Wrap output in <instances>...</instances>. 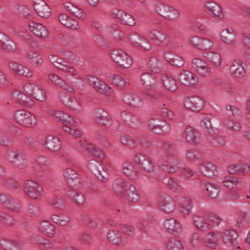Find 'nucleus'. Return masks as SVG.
Segmentation results:
<instances>
[{
  "label": "nucleus",
  "mask_w": 250,
  "mask_h": 250,
  "mask_svg": "<svg viewBox=\"0 0 250 250\" xmlns=\"http://www.w3.org/2000/svg\"><path fill=\"white\" fill-rule=\"evenodd\" d=\"M113 189L118 196L125 198L133 202L139 201L141 197L139 191L135 186L122 179L115 181Z\"/></svg>",
  "instance_id": "1"
},
{
  "label": "nucleus",
  "mask_w": 250,
  "mask_h": 250,
  "mask_svg": "<svg viewBox=\"0 0 250 250\" xmlns=\"http://www.w3.org/2000/svg\"><path fill=\"white\" fill-rule=\"evenodd\" d=\"M15 121L22 126L33 128L38 124L36 116L33 113L24 109L15 111L13 114Z\"/></svg>",
  "instance_id": "2"
},
{
  "label": "nucleus",
  "mask_w": 250,
  "mask_h": 250,
  "mask_svg": "<svg viewBox=\"0 0 250 250\" xmlns=\"http://www.w3.org/2000/svg\"><path fill=\"white\" fill-rule=\"evenodd\" d=\"M152 87L158 88L165 86L168 90L174 92L177 89V85L175 80L168 74L159 75L156 78V81L152 83Z\"/></svg>",
  "instance_id": "3"
},
{
  "label": "nucleus",
  "mask_w": 250,
  "mask_h": 250,
  "mask_svg": "<svg viewBox=\"0 0 250 250\" xmlns=\"http://www.w3.org/2000/svg\"><path fill=\"white\" fill-rule=\"evenodd\" d=\"M110 56L112 60L120 67L128 68L131 67L132 62L130 57L125 52L120 49L111 51Z\"/></svg>",
  "instance_id": "4"
},
{
  "label": "nucleus",
  "mask_w": 250,
  "mask_h": 250,
  "mask_svg": "<svg viewBox=\"0 0 250 250\" xmlns=\"http://www.w3.org/2000/svg\"><path fill=\"white\" fill-rule=\"evenodd\" d=\"M111 15L121 24L132 26L136 23L133 16L123 10L113 9L111 11Z\"/></svg>",
  "instance_id": "5"
},
{
  "label": "nucleus",
  "mask_w": 250,
  "mask_h": 250,
  "mask_svg": "<svg viewBox=\"0 0 250 250\" xmlns=\"http://www.w3.org/2000/svg\"><path fill=\"white\" fill-rule=\"evenodd\" d=\"M51 62L54 65L60 70L68 73L71 76H76L78 75V70L73 66V65L62 59L58 58L55 56H51L49 57Z\"/></svg>",
  "instance_id": "6"
},
{
  "label": "nucleus",
  "mask_w": 250,
  "mask_h": 250,
  "mask_svg": "<svg viewBox=\"0 0 250 250\" xmlns=\"http://www.w3.org/2000/svg\"><path fill=\"white\" fill-rule=\"evenodd\" d=\"M25 191L28 196L33 199H40L42 195V188L39 184L32 180L24 183Z\"/></svg>",
  "instance_id": "7"
},
{
  "label": "nucleus",
  "mask_w": 250,
  "mask_h": 250,
  "mask_svg": "<svg viewBox=\"0 0 250 250\" xmlns=\"http://www.w3.org/2000/svg\"><path fill=\"white\" fill-rule=\"evenodd\" d=\"M221 239L225 245L230 249H233L236 247L238 234L235 230L233 229H226L221 232Z\"/></svg>",
  "instance_id": "8"
},
{
  "label": "nucleus",
  "mask_w": 250,
  "mask_h": 250,
  "mask_svg": "<svg viewBox=\"0 0 250 250\" xmlns=\"http://www.w3.org/2000/svg\"><path fill=\"white\" fill-rule=\"evenodd\" d=\"M177 80L181 84L190 86L197 82V77L192 72L187 70H182L178 75Z\"/></svg>",
  "instance_id": "9"
},
{
  "label": "nucleus",
  "mask_w": 250,
  "mask_h": 250,
  "mask_svg": "<svg viewBox=\"0 0 250 250\" xmlns=\"http://www.w3.org/2000/svg\"><path fill=\"white\" fill-rule=\"evenodd\" d=\"M49 81L57 86L71 93H75L76 85L69 84L65 80L62 79L59 75L55 74H51L48 75Z\"/></svg>",
  "instance_id": "10"
},
{
  "label": "nucleus",
  "mask_w": 250,
  "mask_h": 250,
  "mask_svg": "<svg viewBox=\"0 0 250 250\" xmlns=\"http://www.w3.org/2000/svg\"><path fill=\"white\" fill-rule=\"evenodd\" d=\"M192 67L197 73L203 77H208L211 74V69L208 64L200 59L193 60Z\"/></svg>",
  "instance_id": "11"
},
{
  "label": "nucleus",
  "mask_w": 250,
  "mask_h": 250,
  "mask_svg": "<svg viewBox=\"0 0 250 250\" xmlns=\"http://www.w3.org/2000/svg\"><path fill=\"white\" fill-rule=\"evenodd\" d=\"M247 71V64L240 60H235L230 67L231 74L236 78L244 77L246 76Z\"/></svg>",
  "instance_id": "12"
},
{
  "label": "nucleus",
  "mask_w": 250,
  "mask_h": 250,
  "mask_svg": "<svg viewBox=\"0 0 250 250\" xmlns=\"http://www.w3.org/2000/svg\"><path fill=\"white\" fill-rule=\"evenodd\" d=\"M26 59L33 67H40L43 63L42 56L38 51L34 48H30L27 51Z\"/></svg>",
  "instance_id": "13"
},
{
  "label": "nucleus",
  "mask_w": 250,
  "mask_h": 250,
  "mask_svg": "<svg viewBox=\"0 0 250 250\" xmlns=\"http://www.w3.org/2000/svg\"><path fill=\"white\" fill-rule=\"evenodd\" d=\"M185 105L192 111H199L204 107L205 101L199 97H189L185 100Z\"/></svg>",
  "instance_id": "14"
},
{
  "label": "nucleus",
  "mask_w": 250,
  "mask_h": 250,
  "mask_svg": "<svg viewBox=\"0 0 250 250\" xmlns=\"http://www.w3.org/2000/svg\"><path fill=\"white\" fill-rule=\"evenodd\" d=\"M7 160L17 167H21L26 164V157L24 153L20 150L10 151L7 154Z\"/></svg>",
  "instance_id": "15"
},
{
  "label": "nucleus",
  "mask_w": 250,
  "mask_h": 250,
  "mask_svg": "<svg viewBox=\"0 0 250 250\" xmlns=\"http://www.w3.org/2000/svg\"><path fill=\"white\" fill-rule=\"evenodd\" d=\"M108 240L118 246H124L127 242L128 237L126 234L116 230H111L107 234Z\"/></svg>",
  "instance_id": "16"
},
{
  "label": "nucleus",
  "mask_w": 250,
  "mask_h": 250,
  "mask_svg": "<svg viewBox=\"0 0 250 250\" xmlns=\"http://www.w3.org/2000/svg\"><path fill=\"white\" fill-rule=\"evenodd\" d=\"M8 66L12 71L20 76L27 77H31L33 76L32 71L24 64L11 62L9 63Z\"/></svg>",
  "instance_id": "17"
},
{
  "label": "nucleus",
  "mask_w": 250,
  "mask_h": 250,
  "mask_svg": "<svg viewBox=\"0 0 250 250\" xmlns=\"http://www.w3.org/2000/svg\"><path fill=\"white\" fill-rule=\"evenodd\" d=\"M29 28L35 35L39 38L44 39L48 35L47 28L41 23L31 22L29 24Z\"/></svg>",
  "instance_id": "18"
},
{
  "label": "nucleus",
  "mask_w": 250,
  "mask_h": 250,
  "mask_svg": "<svg viewBox=\"0 0 250 250\" xmlns=\"http://www.w3.org/2000/svg\"><path fill=\"white\" fill-rule=\"evenodd\" d=\"M135 161L140 164L144 170L148 172H152L155 170V165L153 162L148 158L142 154L136 155Z\"/></svg>",
  "instance_id": "19"
},
{
  "label": "nucleus",
  "mask_w": 250,
  "mask_h": 250,
  "mask_svg": "<svg viewBox=\"0 0 250 250\" xmlns=\"http://www.w3.org/2000/svg\"><path fill=\"white\" fill-rule=\"evenodd\" d=\"M63 103L66 107L76 113H79L83 110L81 102L75 96H69L64 98Z\"/></svg>",
  "instance_id": "20"
},
{
  "label": "nucleus",
  "mask_w": 250,
  "mask_h": 250,
  "mask_svg": "<svg viewBox=\"0 0 250 250\" xmlns=\"http://www.w3.org/2000/svg\"><path fill=\"white\" fill-rule=\"evenodd\" d=\"M221 232H211L206 236L204 239V242L208 248L215 249L219 241L221 239Z\"/></svg>",
  "instance_id": "21"
},
{
  "label": "nucleus",
  "mask_w": 250,
  "mask_h": 250,
  "mask_svg": "<svg viewBox=\"0 0 250 250\" xmlns=\"http://www.w3.org/2000/svg\"><path fill=\"white\" fill-rule=\"evenodd\" d=\"M88 80L90 84L96 88L97 90L106 95H110L111 87L108 86L103 81L93 76H90Z\"/></svg>",
  "instance_id": "22"
},
{
  "label": "nucleus",
  "mask_w": 250,
  "mask_h": 250,
  "mask_svg": "<svg viewBox=\"0 0 250 250\" xmlns=\"http://www.w3.org/2000/svg\"><path fill=\"white\" fill-rule=\"evenodd\" d=\"M34 9L40 17L47 18L50 14V8L43 0H36L34 2Z\"/></svg>",
  "instance_id": "23"
},
{
  "label": "nucleus",
  "mask_w": 250,
  "mask_h": 250,
  "mask_svg": "<svg viewBox=\"0 0 250 250\" xmlns=\"http://www.w3.org/2000/svg\"><path fill=\"white\" fill-rule=\"evenodd\" d=\"M158 203L160 207L167 212H171L174 209L172 200L166 194H162L158 198Z\"/></svg>",
  "instance_id": "24"
},
{
  "label": "nucleus",
  "mask_w": 250,
  "mask_h": 250,
  "mask_svg": "<svg viewBox=\"0 0 250 250\" xmlns=\"http://www.w3.org/2000/svg\"><path fill=\"white\" fill-rule=\"evenodd\" d=\"M205 9L209 15L214 17L220 18L222 14L220 5L212 1L207 2L205 4Z\"/></svg>",
  "instance_id": "25"
},
{
  "label": "nucleus",
  "mask_w": 250,
  "mask_h": 250,
  "mask_svg": "<svg viewBox=\"0 0 250 250\" xmlns=\"http://www.w3.org/2000/svg\"><path fill=\"white\" fill-rule=\"evenodd\" d=\"M62 175L67 183L71 187L75 186V182L79 181L77 172L72 168L64 169Z\"/></svg>",
  "instance_id": "26"
},
{
  "label": "nucleus",
  "mask_w": 250,
  "mask_h": 250,
  "mask_svg": "<svg viewBox=\"0 0 250 250\" xmlns=\"http://www.w3.org/2000/svg\"><path fill=\"white\" fill-rule=\"evenodd\" d=\"M93 114L94 120L99 124L106 125L110 121L108 113L103 109H95Z\"/></svg>",
  "instance_id": "27"
},
{
  "label": "nucleus",
  "mask_w": 250,
  "mask_h": 250,
  "mask_svg": "<svg viewBox=\"0 0 250 250\" xmlns=\"http://www.w3.org/2000/svg\"><path fill=\"white\" fill-rule=\"evenodd\" d=\"M14 99L20 104L24 106H30L33 105L31 99L26 95L16 90L12 94Z\"/></svg>",
  "instance_id": "28"
},
{
  "label": "nucleus",
  "mask_w": 250,
  "mask_h": 250,
  "mask_svg": "<svg viewBox=\"0 0 250 250\" xmlns=\"http://www.w3.org/2000/svg\"><path fill=\"white\" fill-rule=\"evenodd\" d=\"M164 57L170 64L177 67H182L184 65L185 63L182 57L176 55L173 52L165 53Z\"/></svg>",
  "instance_id": "29"
},
{
  "label": "nucleus",
  "mask_w": 250,
  "mask_h": 250,
  "mask_svg": "<svg viewBox=\"0 0 250 250\" xmlns=\"http://www.w3.org/2000/svg\"><path fill=\"white\" fill-rule=\"evenodd\" d=\"M123 172L127 177L133 180L137 178L139 172L133 164L126 162L123 164Z\"/></svg>",
  "instance_id": "30"
},
{
  "label": "nucleus",
  "mask_w": 250,
  "mask_h": 250,
  "mask_svg": "<svg viewBox=\"0 0 250 250\" xmlns=\"http://www.w3.org/2000/svg\"><path fill=\"white\" fill-rule=\"evenodd\" d=\"M220 40L224 42H228L231 45H236V42L234 31L231 29L223 30L220 33Z\"/></svg>",
  "instance_id": "31"
},
{
  "label": "nucleus",
  "mask_w": 250,
  "mask_h": 250,
  "mask_svg": "<svg viewBox=\"0 0 250 250\" xmlns=\"http://www.w3.org/2000/svg\"><path fill=\"white\" fill-rule=\"evenodd\" d=\"M59 20L63 25L72 29L79 28L78 22L65 14H61L59 16Z\"/></svg>",
  "instance_id": "32"
},
{
  "label": "nucleus",
  "mask_w": 250,
  "mask_h": 250,
  "mask_svg": "<svg viewBox=\"0 0 250 250\" xmlns=\"http://www.w3.org/2000/svg\"><path fill=\"white\" fill-rule=\"evenodd\" d=\"M51 220L54 223L63 227L69 226L72 224L70 216L66 213L60 215L53 214L51 216Z\"/></svg>",
  "instance_id": "33"
},
{
  "label": "nucleus",
  "mask_w": 250,
  "mask_h": 250,
  "mask_svg": "<svg viewBox=\"0 0 250 250\" xmlns=\"http://www.w3.org/2000/svg\"><path fill=\"white\" fill-rule=\"evenodd\" d=\"M163 225L164 228L171 233L178 232L182 229L181 224L173 218L167 219Z\"/></svg>",
  "instance_id": "34"
},
{
  "label": "nucleus",
  "mask_w": 250,
  "mask_h": 250,
  "mask_svg": "<svg viewBox=\"0 0 250 250\" xmlns=\"http://www.w3.org/2000/svg\"><path fill=\"white\" fill-rule=\"evenodd\" d=\"M200 134L191 127H188L186 129V139L188 142L192 144L197 143L200 138Z\"/></svg>",
  "instance_id": "35"
},
{
  "label": "nucleus",
  "mask_w": 250,
  "mask_h": 250,
  "mask_svg": "<svg viewBox=\"0 0 250 250\" xmlns=\"http://www.w3.org/2000/svg\"><path fill=\"white\" fill-rule=\"evenodd\" d=\"M46 147L52 152L59 151L61 147L60 140L53 136H48L45 143Z\"/></svg>",
  "instance_id": "36"
},
{
  "label": "nucleus",
  "mask_w": 250,
  "mask_h": 250,
  "mask_svg": "<svg viewBox=\"0 0 250 250\" xmlns=\"http://www.w3.org/2000/svg\"><path fill=\"white\" fill-rule=\"evenodd\" d=\"M38 228L41 231L50 237H52L55 233V227L48 221H41L39 224Z\"/></svg>",
  "instance_id": "37"
},
{
  "label": "nucleus",
  "mask_w": 250,
  "mask_h": 250,
  "mask_svg": "<svg viewBox=\"0 0 250 250\" xmlns=\"http://www.w3.org/2000/svg\"><path fill=\"white\" fill-rule=\"evenodd\" d=\"M65 123L63 127L64 131L68 134H71L77 137H80L83 135V132L80 130H77L73 129L72 127H73V120L72 118L70 117Z\"/></svg>",
  "instance_id": "38"
},
{
  "label": "nucleus",
  "mask_w": 250,
  "mask_h": 250,
  "mask_svg": "<svg viewBox=\"0 0 250 250\" xmlns=\"http://www.w3.org/2000/svg\"><path fill=\"white\" fill-rule=\"evenodd\" d=\"M163 65L161 61L155 57L150 58L147 62L149 69L155 73L160 72L162 69Z\"/></svg>",
  "instance_id": "39"
},
{
  "label": "nucleus",
  "mask_w": 250,
  "mask_h": 250,
  "mask_svg": "<svg viewBox=\"0 0 250 250\" xmlns=\"http://www.w3.org/2000/svg\"><path fill=\"white\" fill-rule=\"evenodd\" d=\"M156 77H154L153 75L148 73L145 72L142 74L140 78V81L142 85L144 86L152 87V83L156 81Z\"/></svg>",
  "instance_id": "40"
},
{
  "label": "nucleus",
  "mask_w": 250,
  "mask_h": 250,
  "mask_svg": "<svg viewBox=\"0 0 250 250\" xmlns=\"http://www.w3.org/2000/svg\"><path fill=\"white\" fill-rule=\"evenodd\" d=\"M122 119L127 124L132 127L137 126L138 118L133 115L130 112L124 111L121 114Z\"/></svg>",
  "instance_id": "41"
},
{
  "label": "nucleus",
  "mask_w": 250,
  "mask_h": 250,
  "mask_svg": "<svg viewBox=\"0 0 250 250\" xmlns=\"http://www.w3.org/2000/svg\"><path fill=\"white\" fill-rule=\"evenodd\" d=\"M65 194L77 204L82 205L85 202L84 196L80 193L68 190L65 191Z\"/></svg>",
  "instance_id": "42"
},
{
  "label": "nucleus",
  "mask_w": 250,
  "mask_h": 250,
  "mask_svg": "<svg viewBox=\"0 0 250 250\" xmlns=\"http://www.w3.org/2000/svg\"><path fill=\"white\" fill-rule=\"evenodd\" d=\"M122 143L126 146L134 147L136 146L139 144V140L136 137L124 135L121 138Z\"/></svg>",
  "instance_id": "43"
},
{
  "label": "nucleus",
  "mask_w": 250,
  "mask_h": 250,
  "mask_svg": "<svg viewBox=\"0 0 250 250\" xmlns=\"http://www.w3.org/2000/svg\"><path fill=\"white\" fill-rule=\"evenodd\" d=\"M65 9L70 13L73 14L78 18H82L83 16V10L76 6L75 5L70 3L66 2L64 4Z\"/></svg>",
  "instance_id": "44"
},
{
  "label": "nucleus",
  "mask_w": 250,
  "mask_h": 250,
  "mask_svg": "<svg viewBox=\"0 0 250 250\" xmlns=\"http://www.w3.org/2000/svg\"><path fill=\"white\" fill-rule=\"evenodd\" d=\"M124 100L125 102L134 106L139 105L142 102V99L139 96L134 94L125 95Z\"/></svg>",
  "instance_id": "45"
},
{
  "label": "nucleus",
  "mask_w": 250,
  "mask_h": 250,
  "mask_svg": "<svg viewBox=\"0 0 250 250\" xmlns=\"http://www.w3.org/2000/svg\"><path fill=\"white\" fill-rule=\"evenodd\" d=\"M208 61L216 67L221 65L222 59L220 55L215 52H210L207 54Z\"/></svg>",
  "instance_id": "46"
},
{
  "label": "nucleus",
  "mask_w": 250,
  "mask_h": 250,
  "mask_svg": "<svg viewBox=\"0 0 250 250\" xmlns=\"http://www.w3.org/2000/svg\"><path fill=\"white\" fill-rule=\"evenodd\" d=\"M239 179L235 177L226 176L222 180V183L224 186L229 188H236L239 184Z\"/></svg>",
  "instance_id": "47"
},
{
  "label": "nucleus",
  "mask_w": 250,
  "mask_h": 250,
  "mask_svg": "<svg viewBox=\"0 0 250 250\" xmlns=\"http://www.w3.org/2000/svg\"><path fill=\"white\" fill-rule=\"evenodd\" d=\"M32 96L36 100L42 102H45L47 99L46 93L44 88L39 85L36 87Z\"/></svg>",
  "instance_id": "48"
},
{
  "label": "nucleus",
  "mask_w": 250,
  "mask_h": 250,
  "mask_svg": "<svg viewBox=\"0 0 250 250\" xmlns=\"http://www.w3.org/2000/svg\"><path fill=\"white\" fill-rule=\"evenodd\" d=\"M206 189L209 196L212 199L216 198L221 191L220 188L218 186L213 184L207 185Z\"/></svg>",
  "instance_id": "49"
},
{
  "label": "nucleus",
  "mask_w": 250,
  "mask_h": 250,
  "mask_svg": "<svg viewBox=\"0 0 250 250\" xmlns=\"http://www.w3.org/2000/svg\"><path fill=\"white\" fill-rule=\"evenodd\" d=\"M149 37L155 41H163V42H168V37L164 33L157 30H153L149 32Z\"/></svg>",
  "instance_id": "50"
},
{
  "label": "nucleus",
  "mask_w": 250,
  "mask_h": 250,
  "mask_svg": "<svg viewBox=\"0 0 250 250\" xmlns=\"http://www.w3.org/2000/svg\"><path fill=\"white\" fill-rule=\"evenodd\" d=\"M205 174L209 178H213L217 174V170L215 166L209 163H206L203 165Z\"/></svg>",
  "instance_id": "51"
},
{
  "label": "nucleus",
  "mask_w": 250,
  "mask_h": 250,
  "mask_svg": "<svg viewBox=\"0 0 250 250\" xmlns=\"http://www.w3.org/2000/svg\"><path fill=\"white\" fill-rule=\"evenodd\" d=\"M179 161L176 160H171L168 161V164L165 166L164 169L169 173H175L179 168Z\"/></svg>",
  "instance_id": "52"
},
{
  "label": "nucleus",
  "mask_w": 250,
  "mask_h": 250,
  "mask_svg": "<svg viewBox=\"0 0 250 250\" xmlns=\"http://www.w3.org/2000/svg\"><path fill=\"white\" fill-rule=\"evenodd\" d=\"M110 170L106 166L103 165L101 167V170L99 171V174L97 176L98 178L103 181L106 182L110 177Z\"/></svg>",
  "instance_id": "53"
},
{
  "label": "nucleus",
  "mask_w": 250,
  "mask_h": 250,
  "mask_svg": "<svg viewBox=\"0 0 250 250\" xmlns=\"http://www.w3.org/2000/svg\"><path fill=\"white\" fill-rule=\"evenodd\" d=\"M166 122L160 119H152L148 123V126L151 129L159 128L164 127L166 125Z\"/></svg>",
  "instance_id": "54"
},
{
  "label": "nucleus",
  "mask_w": 250,
  "mask_h": 250,
  "mask_svg": "<svg viewBox=\"0 0 250 250\" xmlns=\"http://www.w3.org/2000/svg\"><path fill=\"white\" fill-rule=\"evenodd\" d=\"M194 222L197 228L201 230H206L209 228V225L205 221V219L201 217L197 216L195 217Z\"/></svg>",
  "instance_id": "55"
},
{
  "label": "nucleus",
  "mask_w": 250,
  "mask_h": 250,
  "mask_svg": "<svg viewBox=\"0 0 250 250\" xmlns=\"http://www.w3.org/2000/svg\"><path fill=\"white\" fill-rule=\"evenodd\" d=\"M49 113L51 116L63 122H66L67 120L70 117L68 114L60 110H52L50 111Z\"/></svg>",
  "instance_id": "56"
},
{
  "label": "nucleus",
  "mask_w": 250,
  "mask_h": 250,
  "mask_svg": "<svg viewBox=\"0 0 250 250\" xmlns=\"http://www.w3.org/2000/svg\"><path fill=\"white\" fill-rule=\"evenodd\" d=\"M201 244V240L198 234H192L190 237L189 246L191 249L199 248Z\"/></svg>",
  "instance_id": "57"
},
{
  "label": "nucleus",
  "mask_w": 250,
  "mask_h": 250,
  "mask_svg": "<svg viewBox=\"0 0 250 250\" xmlns=\"http://www.w3.org/2000/svg\"><path fill=\"white\" fill-rule=\"evenodd\" d=\"M167 247L171 250H183L184 245L179 241L177 240H171L167 244Z\"/></svg>",
  "instance_id": "58"
},
{
  "label": "nucleus",
  "mask_w": 250,
  "mask_h": 250,
  "mask_svg": "<svg viewBox=\"0 0 250 250\" xmlns=\"http://www.w3.org/2000/svg\"><path fill=\"white\" fill-rule=\"evenodd\" d=\"M107 79L109 81H110L113 84H116L119 87H123L125 84V80L120 76L110 75L108 76Z\"/></svg>",
  "instance_id": "59"
},
{
  "label": "nucleus",
  "mask_w": 250,
  "mask_h": 250,
  "mask_svg": "<svg viewBox=\"0 0 250 250\" xmlns=\"http://www.w3.org/2000/svg\"><path fill=\"white\" fill-rule=\"evenodd\" d=\"M170 7L163 5L162 4H159L157 6V10L158 13L164 17L166 19H171L172 18L169 16V15H167V12H168V10Z\"/></svg>",
  "instance_id": "60"
},
{
  "label": "nucleus",
  "mask_w": 250,
  "mask_h": 250,
  "mask_svg": "<svg viewBox=\"0 0 250 250\" xmlns=\"http://www.w3.org/2000/svg\"><path fill=\"white\" fill-rule=\"evenodd\" d=\"M76 146L79 148L82 152L86 153L88 149L91 147V144L88 143L85 140L82 139L76 144Z\"/></svg>",
  "instance_id": "61"
},
{
  "label": "nucleus",
  "mask_w": 250,
  "mask_h": 250,
  "mask_svg": "<svg viewBox=\"0 0 250 250\" xmlns=\"http://www.w3.org/2000/svg\"><path fill=\"white\" fill-rule=\"evenodd\" d=\"M213 46V42L211 40L207 38L200 39L199 49L202 50H208L211 48Z\"/></svg>",
  "instance_id": "62"
},
{
  "label": "nucleus",
  "mask_w": 250,
  "mask_h": 250,
  "mask_svg": "<svg viewBox=\"0 0 250 250\" xmlns=\"http://www.w3.org/2000/svg\"><path fill=\"white\" fill-rule=\"evenodd\" d=\"M164 96L163 93L156 92L153 95L146 93L144 94V97L151 103L155 102L158 99H161Z\"/></svg>",
  "instance_id": "63"
},
{
  "label": "nucleus",
  "mask_w": 250,
  "mask_h": 250,
  "mask_svg": "<svg viewBox=\"0 0 250 250\" xmlns=\"http://www.w3.org/2000/svg\"><path fill=\"white\" fill-rule=\"evenodd\" d=\"M167 184L169 188L174 192H178L181 190V186L176 179L170 178Z\"/></svg>",
  "instance_id": "64"
}]
</instances>
